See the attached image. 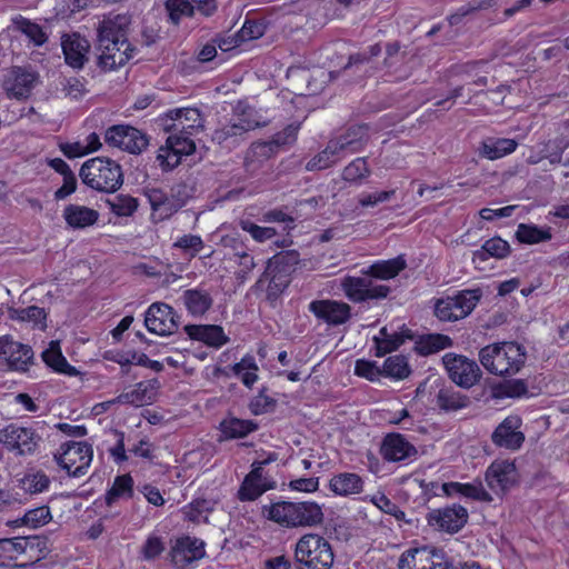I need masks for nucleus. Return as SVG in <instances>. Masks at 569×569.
<instances>
[{"mask_svg":"<svg viewBox=\"0 0 569 569\" xmlns=\"http://www.w3.org/2000/svg\"><path fill=\"white\" fill-rule=\"evenodd\" d=\"M129 18L117 14L112 18H106L97 27V50L98 66L111 71L122 67L132 58L134 48L128 42L127 28Z\"/></svg>","mask_w":569,"mask_h":569,"instance_id":"obj_1","label":"nucleus"},{"mask_svg":"<svg viewBox=\"0 0 569 569\" xmlns=\"http://www.w3.org/2000/svg\"><path fill=\"white\" fill-rule=\"evenodd\" d=\"M526 360V348L515 341L488 345L479 351L482 367L491 375L500 377L518 373Z\"/></svg>","mask_w":569,"mask_h":569,"instance_id":"obj_2","label":"nucleus"},{"mask_svg":"<svg viewBox=\"0 0 569 569\" xmlns=\"http://www.w3.org/2000/svg\"><path fill=\"white\" fill-rule=\"evenodd\" d=\"M267 518L287 528L316 527L323 522V511L313 501H279L263 507Z\"/></svg>","mask_w":569,"mask_h":569,"instance_id":"obj_3","label":"nucleus"},{"mask_svg":"<svg viewBox=\"0 0 569 569\" xmlns=\"http://www.w3.org/2000/svg\"><path fill=\"white\" fill-rule=\"evenodd\" d=\"M261 124L258 112L246 102L239 101L230 121L213 131L212 141L226 148H234L246 139L249 131Z\"/></svg>","mask_w":569,"mask_h":569,"instance_id":"obj_4","label":"nucleus"},{"mask_svg":"<svg viewBox=\"0 0 569 569\" xmlns=\"http://www.w3.org/2000/svg\"><path fill=\"white\" fill-rule=\"evenodd\" d=\"M79 176L84 184L101 192H116L123 183L120 164L103 157L87 160Z\"/></svg>","mask_w":569,"mask_h":569,"instance_id":"obj_5","label":"nucleus"},{"mask_svg":"<svg viewBox=\"0 0 569 569\" xmlns=\"http://www.w3.org/2000/svg\"><path fill=\"white\" fill-rule=\"evenodd\" d=\"M295 557L305 569H330L333 563L330 543L317 533H307L298 540Z\"/></svg>","mask_w":569,"mask_h":569,"instance_id":"obj_6","label":"nucleus"},{"mask_svg":"<svg viewBox=\"0 0 569 569\" xmlns=\"http://www.w3.org/2000/svg\"><path fill=\"white\" fill-rule=\"evenodd\" d=\"M341 288L345 296L356 303L386 299L391 291L389 286L379 283L366 270L360 277L346 276L341 280Z\"/></svg>","mask_w":569,"mask_h":569,"instance_id":"obj_7","label":"nucleus"},{"mask_svg":"<svg viewBox=\"0 0 569 569\" xmlns=\"http://www.w3.org/2000/svg\"><path fill=\"white\" fill-rule=\"evenodd\" d=\"M92 456V447L88 442L70 441L60 446L54 460L68 476L79 478L87 473Z\"/></svg>","mask_w":569,"mask_h":569,"instance_id":"obj_8","label":"nucleus"},{"mask_svg":"<svg viewBox=\"0 0 569 569\" xmlns=\"http://www.w3.org/2000/svg\"><path fill=\"white\" fill-rule=\"evenodd\" d=\"M442 362L449 378L461 388L473 387L482 376L478 363L465 356L449 352L443 356Z\"/></svg>","mask_w":569,"mask_h":569,"instance_id":"obj_9","label":"nucleus"},{"mask_svg":"<svg viewBox=\"0 0 569 569\" xmlns=\"http://www.w3.org/2000/svg\"><path fill=\"white\" fill-rule=\"evenodd\" d=\"M166 132L193 136L203 128V119L196 108H179L168 111L158 119Z\"/></svg>","mask_w":569,"mask_h":569,"instance_id":"obj_10","label":"nucleus"},{"mask_svg":"<svg viewBox=\"0 0 569 569\" xmlns=\"http://www.w3.org/2000/svg\"><path fill=\"white\" fill-rule=\"evenodd\" d=\"M41 437L28 427L10 423L0 430V443L20 456L32 455L37 450Z\"/></svg>","mask_w":569,"mask_h":569,"instance_id":"obj_11","label":"nucleus"},{"mask_svg":"<svg viewBox=\"0 0 569 569\" xmlns=\"http://www.w3.org/2000/svg\"><path fill=\"white\" fill-rule=\"evenodd\" d=\"M40 83V76L30 68L13 67L3 80V90L9 98L28 99Z\"/></svg>","mask_w":569,"mask_h":569,"instance_id":"obj_12","label":"nucleus"},{"mask_svg":"<svg viewBox=\"0 0 569 569\" xmlns=\"http://www.w3.org/2000/svg\"><path fill=\"white\" fill-rule=\"evenodd\" d=\"M468 510L460 505L433 509L427 515V522L437 530L448 533L460 531L468 522Z\"/></svg>","mask_w":569,"mask_h":569,"instance_id":"obj_13","label":"nucleus"},{"mask_svg":"<svg viewBox=\"0 0 569 569\" xmlns=\"http://www.w3.org/2000/svg\"><path fill=\"white\" fill-rule=\"evenodd\" d=\"M169 137L166 141V149L161 148L157 160L164 170H171L180 163L181 156H189L196 150V144L191 136L168 132Z\"/></svg>","mask_w":569,"mask_h":569,"instance_id":"obj_14","label":"nucleus"},{"mask_svg":"<svg viewBox=\"0 0 569 569\" xmlns=\"http://www.w3.org/2000/svg\"><path fill=\"white\" fill-rule=\"evenodd\" d=\"M399 569H448L445 553L428 547L409 549L399 559Z\"/></svg>","mask_w":569,"mask_h":569,"instance_id":"obj_15","label":"nucleus"},{"mask_svg":"<svg viewBox=\"0 0 569 569\" xmlns=\"http://www.w3.org/2000/svg\"><path fill=\"white\" fill-rule=\"evenodd\" d=\"M308 309L318 320L330 327L345 325L351 319V307L340 300H313Z\"/></svg>","mask_w":569,"mask_h":569,"instance_id":"obj_16","label":"nucleus"},{"mask_svg":"<svg viewBox=\"0 0 569 569\" xmlns=\"http://www.w3.org/2000/svg\"><path fill=\"white\" fill-rule=\"evenodd\" d=\"M179 316L164 302L152 303L144 316L147 329L159 336H168L178 329Z\"/></svg>","mask_w":569,"mask_h":569,"instance_id":"obj_17","label":"nucleus"},{"mask_svg":"<svg viewBox=\"0 0 569 569\" xmlns=\"http://www.w3.org/2000/svg\"><path fill=\"white\" fill-rule=\"evenodd\" d=\"M143 194L148 199L152 218L156 221H163L174 214L186 203V200L180 197V191L168 196L158 188H144Z\"/></svg>","mask_w":569,"mask_h":569,"instance_id":"obj_18","label":"nucleus"},{"mask_svg":"<svg viewBox=\"0 0 569 569\" xmlns=\"http://www.w3.org/2000/svg\"><path fill=\"white\" fill-rule=\"evenodd\" d=\"M32 359L33 351L29 346L13 341L10 336L0 337V365L6 363L11 370L27 371Z\"/></svg>","mask_w":569,"mask_h":569,"instance_id":"obj_19","label":"nucleus"},{"mask_svg":"<svg viewBox=\"0 0 569 569\" xmlns=\"http://www.w3.org/2000/svg\"><path fill=\"white\" fill-rule=\"evenodd\" d=\"M520 419L517 416H509L496 428L491 439L498 446L510 450H517L521 447L525 437L519 431Z\"/></svg>","mask_w":569,"mask_h":569,"instance_id":"obj_20","label":"nucleus"},{"mask_svg":"<svg viewBox=\"0 0 569 569\" xmlns=\"http://www.w3.org/2000/svg\"><path fill=\"white\" fill-rule=\"evenodd\" d=\"M345 157L361 151L369 140L368 127L356 124L331 139Z\"/></svg>","mask_w":569,"mask_h":569,"instance_id":"obj_21","label":"nucleus"},{"mask_svg":"<svg viewBox=\"0 0 569 569\" xmlns=\"http://www.w3.org/2000/svg\"><path fill=\"white\" fill-rule=\"evenodd\" d=\"M61 46L64 60L70 67L74 69H81L88 61L90 43L80 34L72 33L63 36Z\"/></svg>","mask_w":569,"mask_h":569,"instance_id":"obj_22","label":"nucleus"},{"mask_svg":"<svg viewBox=\"0 0 569 569\" xmlns=\"http://www.w3.org/2000/svg\"><path fill=\"white\" fill-rule=\"evenodd\" d=\"M203 556V542L191 537L178 539L170 551L171 561L179 567H186Z\"/></svg>","mask_w":569,"mask_h":569,"instance_id":"obj_23","label":"nucleus"},{"mask_svg":"<svg viewBox=\"0 0 569 569\" xmlns=\"http://www.w3.org/2000/svg\"><path fill=\"white\" fill-rule=\"evenodd\" d=\"M516 479V467L507 460L493 461L486 471L488 487L498 492L509 488Z\"/></svg>","mask_w":569,"mask_h":569,"instance_id":"obj_24","label":"nucleus"},{"mask_svg":"<svg viewBox=\"0 0 569 569\" xmlns=\"http://www.w3.org/2000/svg\"><path fill=\"white\" fill-rule=\"evenodd\" d=\"M180 300L188 313L194 318L203 317L213 305L211 293L201 287L184 290Z\"/></svg>","mask_w":569,"mask_h":569,"instance_id":"obj_25","label":"nucleus"},{"mask_svg":"<svg viewBox=\"0 0 569 569\" xmlns=\"http://www.w3.org/2000/svg\"><path fill=\"white\" fill-rule=\"evenodd\" d=\"M183 330L190 339L213 348H220L229 340L222 327L217 325H187Z\"/></svg>","mask_w":569,"mask_h":569,"instance_id":"obj_26","label":"nucleus"},{"mask_svg":"<svg viewBox=\"0 0 569 569\" xmlns=\"http://www.w3.org/2000/svg\"><path fill=\"white\" fill-rule=\"evenodd\" d=\"M416 452L415 447L399 433L388 435L381 446V453L388 461H400Z\"/></svg>","mask_w":569,"mask_h":569,"instance_id":"obj_27","label":"nucleus"},{"mask_svg":"<svg viewBox=\"0 0 569 569\" xmlns=\"http://www.w3.org/2000/svg\"><path fill=\"white\" fill-rule=\"evenodd\" d=\"M63 218L72 229H83L94 224L99 219V212L80 204H69L63 210Z\"/></svg>","mask_w":569,"mask_h":569,"instance_id":"obj_28","label":"nucleus"},{"mask_svg":"<svg viewBox=\"0 0 569 569\" xmlns=\"http://www.w3.org/2000/svg\"><path fill=\"white\" fill-rule=\"evenodd\" d=\"M406 60L407 54L400 50L399 42H391L386 46L383 64L388 72L396 76L398 80L407 79L410 76V70L405 67Z\"/></svg>","mask_w":569,"mask_h":569,"instance_id":"obj_29","label":"nucleus"},{"mask_svg":"<svg viewBox=\"0 0 569 569\" xmlns=\"http://www.w3.org/2000/svg\"><path fill=\"white\" fill-rule=\"evenodd\" d=\"M277 152V149L270 141L253 142L246 152L244 157V167L247 171H257L260 169L264 161L272 158Z\"/></svg>","mask_w":569,"mask_h":569,"instance_id":"obj_30","label":"nucleus"},{"mask_svg":"<svg viewBox=\"0 0 569 569\" xmlns=\"http://www.w3.org/2000/svg\"><path fill=\"white\" fill-rule=\"evenodd\" d=\"M9 318L20 322L29 323L33 329L46 330L48 312L44 308L29 306L27 308H9Z\"/></svg>","mask_w":569,"mask_h":569,"instance_id":"obj_31","label":"nucleus"},{"mask_svg":"<svg viewBox=\"0 0 569 569\" xmlns=\"http://www.w3.org/2000/svg\"><path fill=\"white\" fill-rule=\"evenodd\" d=\"M518 142L508 138H488L481 142L479 154L489 160L502 158L517 149Z\"/></svg>","mask_w":569,"mask_h":569,"instance_id":"obj_32","label":"nucleus"},{"mask_svg":"<svg viewBox=\"0 0 569 569\" xmlns=\"http://www.w3.org/2000/svg\"><path fill=\"white\" fill-rule=\"evenodd\" d=\"M443 492L447 496L461 495L478 501L491 502L492 497L486 491L481 482L460 483L448 482L442 486Z\"/></svg>","mask_w":569,"mask_h":569,"instance_id":"obj_33","label":"nucleus"},{"mask_svg":"<svg viewBox=\"0 0 569 569\" xmlns=\"http://www.w3.org/2000/svg\"><path fill=\"white\" fill-rule=\"evenodd\" d=\"M329 486L336 495L350 496L362 491L363 481L357 473L341 472L331 478Z\"/></svg>","mask_w":569,"mask_h":569,"instance_id":"obj_34","label":"nucleus"},{"mask_svg":"<svg viewBox=\"0 0 569 569\" xmlns=\"http://www.w3.org/2000/svg\"><path fill=\"white\" fill-rule=\"evenodd\" d=\"M406 267V259L398 256L393 259L377 261L369 266L366 271L377 280H389L397 277Z\"/></svg>","mask_w":569,"mask_h":569,"instance_id":"obj_35","label":"nucleus"},{"mask_svg":"<svg viewBox=\"0 0 569 569\" xmlns=\"http://www.w3.org/2000/svg\"><path fill=\"white\" fill-rule=\"evenodd\" d=\"M42 359L46 365L59 373L70 377L77 376L79 371L68 363L61 352L59 341H51L49 347L42 352Z\"/></svg>","mask_w":569,"mask_h":569,"instance_id":"obj_36","label":"nucleus"},{"mask_svg":"<svg viewBox=\"0 0 569 569\" xmlns=\"http://www.w3.org/2000/svg\"><path fill=\"white\" fill-rule=\"evenodd\" d=\"M343 158L346 157L337 147V143L330 139L327 147L307 162L306 170H325L332 167Z\"/></svg>","mask_w":569,"mask_h":569,"instance_id":"obj_37","label":"nucleus"},{"mask_svg":"<svg viewBox=\"0 0 569 569\" xmlns=\"http://www.w3.org/2000/svg\"><path fill=\"white\" fill-rule=\"evenodd\" d=\"M266 281L268 282V286L266 288L267 299L271 303H273L289 286L290 277L276 270L274 272H270L269 274H267L266 269L264 272L259 278V280L257 281L256 287H262Z\"/></svg>","mask_w":569,"mask_h":569,"instance_id":"obj_38","label":"nucleus"},{"mask_svg":"<svg viewBox=\"0 0 569 569\" xmlns=\"http://www.w3.org/2000/svg\"><path fill=\"white\" fill-rule=\"evenodd\" d=\"M469 405V397L453 388H442L437 393V406L446 412L457 411Z\"/></svg>","mask_w":569,"mask_h":569,"instance_id":"obj_39","label":"nucleus"},{"mask_svg":"<svg viewBox=\"0 0 569 569\" xmlns=\"http://www.w3.org/2000/svg\"><path fill=\"white\" fill-rule=\"evenodd\" d=\"M300 256L296 250H287L271 257L267 262V274L270 272H281L290 277L295 267L299 263Z\"/></svg>","mask_w":569,"mask_h":569,"instance_id":"obj_40","label":"nucleus"},{"mask_svg":"<svg viewBox=\"0 0 569 569\" xmlns=\"http://www.w3.org/2000/svg\"><path fill=\"white\" fill-rule=\"evenodd\" d=\"M256 429L257 425L251 420L238 418H228L220 423L221 433L226 439L243 438Z\"/></svg>","mask_w":569,"mask_h":569,"instance_id":"obj_41","label":"nucleus"},{"mask_svg":"<svg viewBox=\"0 0 569 569\" xmlns=\"http://www.w3.org/2000/svg\"><path fill=\"white\" fill-rule=\"evenodd\" d=\"M516 238L521 243L535 244L551 239L550 228H539L535 224L520 223L516 231Z\"/></svg>","mask_w":569,"mask_h":569,"instance_id":"obj_42","label":"nucleus"},{"mask_svg":"<svg viewBox=\"0 0 569 569\" xmlns=\"http://www.w3.org/2000/svg\"><path fill=\"white\" fill-rule=\"evenodd\" d=\"M452 343V339L449 336L442 333H429L420 338L417 348L421 355L427 356L450 348Z\"/></svg>","mask_w":569,"mask_h":569,"instance_id":"obj_43","label":"nucleus"},{"mask_svg":"<svg viewBox=\"0 0 569 569\" xmlns=\"http://www.w3.org/2000/svg\"><path fill=\"white\" fill-rule=\"evenodd\" d=\"M382 372L386 377L403 380L411 373L407 357L402 355L390 356L386 359Z\"/></svg>","mask_w":569,"mask_h":569,"instance_id":"obj_44","label":"nucleus"},{"mask_svg":"<svg viewBox=\"0 0 569 569\" xmlns=\"http://www.w3.org/2000/svg\"><path fill=\"white\" fill-rule=\"evenodd\" d=\"M133 492V480L130 475L114 478L112 487L106 493L107 506H112L120 498H130Z\"/></svg>","mask_w":569,"mask_h":569,"instance_id":"obj_45","label":"nucleus"},{"mask_svg":"<svg viewBox=\"0 0 569 569\" xmlns=\"http://www.w3.org/2000/svg\"><path fill=\"white\" fill-rule=\"evenodd\" d=\"M481 296L482 292L480 289H469L459 291L456 296L450 297L452 302L457 305L459 311L458 317L462 319L471 313Z\"/></svg>","mask_w":569,"mask_h":569,"instance_id":"obj_46","label":"nucleus"},{"mask_svg":"<svg viewBox=\"0 0 569 569\" xmlns=\"http://www.w3.org/2000/svg\"><path fill=\"white\" fill-rule=\"evenodd\" d=\"M258 370L259 368L254 358L250 356L242 358L240 362L232 367L234 376L238 377L248 388H251L258 380Z\"/></svg>","mask_w":569,"mask_h":569,"instance_id":"obj_47","label":"nucleus"},{"mask_svg":"<svg viewBox=\"0 0 569 569\" xmlns=\"http://www.w3.org/2000/svg\"><path fill=\"white\" fill-rule=\"evenodd\" d=\"M51 512L49 507L41 506L34 509H30L24 513L22 518L13 521L14 526H27L30 528H39L44 526L51 520Z\"/></svg>","mask_w":569,"mask_h":569,"instance_id":"obj_48","label":"nucleus"},{"mask_svg":"<svg viewBox=\"0 0 569 569\" xmlns=\"http://www.w3.org/2000/svg\"><path fill=\"white\" fill-rule=\"evenodd\" d=\"M371 173L366 158H357L352 160L342 170V179L351 183H361Z\"/></svg>","mask_w":569,"mask_h":569,"instance_id":"obj_49","label":"nucleus"},{"mask_svg":"<svg viewBox=\"0 0 569 569\" xmlns=\"http://www.w3.org/2000/svg\"><path fill=\"white\" fill-rule=\"evenodd\" d=\"M164 8L173 24H179L182 18H190L194 14V7L189 0H167Z\"/></svg>","mask_w":569,"mask_h":569,"instance_id":"obj_50","label":"nucleus"},{"mask_svg":"<svg viewBox=\"0 0 569 569\" xmlns=\"http://www.w3.org/2000/svg\"><path fill=\"white\" fill-rule=\"evenodd\" d=\"M412 335L409 329L402 330L401 332H393L388 338H375L377 346V356L381 357L388 352L398 349L406 339H411Z\"/></svg>","mask_w":569,"mask_h":569,"instance_id":"obj_51","label":"nucleus"},{"mask_svg":"<svg viewBox=\"0 0 569 569\" xmlns=\"http://www.w3.org/2000/svg\"><path fill=\"white\" fill-rule=\"evenodd\" d=\"M149 144V139L146 133L137 128L128 126L127 134L123 144L120 149L133 154L141 153Z\"/></svg>","mask_w":569,"mask_h":569,"instance_id":"obj_52","label":"nucleus"},{"mask_svg":"<svg viewBox=\"0 0 569 569\" xmlns=\"http://www.w3.org/2000/svg\"><path fill=\"white\" fill-rule=\"evenodd\" d=\"M272 488L273 486L267 485L264 481H257L246 477L238 491V497L241 501H252Z\"/></svg>","mask_w":569,"mask_h":569,"instance_id":"obj_53","label":"nucleus"},{"mask_svg":"<svg viewBox=\"0 0 569 569\" xmlns=\"http://www.w3.org/2000/svg\"><path fill=\"white\" fill-rule=\"evenodd\" d=\"M510 252L509 243L501 239L500 237H495L487 240L480 251L475 252V257H479L481 259L485 258V254H489L493 258L502 259L506 258Z\"/></svg>","mask_w":569,"mask_h":569,"instance_id":"obj_54","label":"nucleus"},{"mask_svg":"<svg viewBox=\"0 0 569 569\" xmlns=\"http://www.w3.org/2000/svg\"><path fill=\"white\" fill-rule=\"evenodd\" d=\"M153 401L152 395H150L144 386H141V383H137L134 389L131 391L121 393L117 397L114 402L119 403H128L136 407H141L144 405H149Z\"/></svg>","mask_w":569,"mask_h":569,"instance_id":"obj_55","label":"nucleus"},{"mask_svg":"<svg viewBox=\"0 0 569 569\" xmlns=\"http://www.w3.org/2000/svg\"><path fill=\"white\" fill-rule=\"evenodd\" d=\"M14 23L17 30H19L27 38H29L34 46H42L47 41V36L39 24L31 22L30 20L24 18H20Z\"/></svg>","mask_w":569,"mask_h":569,"instance_id":"obj_56","label":"nucleus"},{"mask_svg":"<svg viewBox=\"0 0 569 569\" xmlns=\"http://www.w3.org/2000/svg\"><path fill=\"white\" fill-rule=\"evenodd\" d=\"M497 3V0H478V1H470L468 2L467 4L460 7L457 12H455L453 14H451L449 17V23L451 26H456L458 23H460V21L462 20L463 17L470 14V13H473L476 11H479V10H486L490 7H493L496 6Z\"/></svg>","mask_w":569,"mask_h":569,"instance_id":"obj_57","label":"nucleus"},{"mask_svg":"<svg viewBox=\"0 0 569 569\" xmlns=\"http://www.w3.org/2000/svg\"><path fill=\"white\" fill-rule=\"evenodd\" d=\"M108 204L113 213L122 217L131 216L138 208L137 199L124 194H119L113 199L108 200Z\"/></svg>","mask_w":569,"mask_h":569,"instance_id":"obj_58","label":"nucleus"},{"mask_svg":"<svg viewBox=\"0 0 569 569\" xmlns=\"http://www.w3.org/2000/svg\"><path fill=\"white\" fill-rule=\"evenodd\" d=\"M458 308L450 297L439 299L435 306V315L441 321H456L461 319L458 317Z\"/></svg>","mask_w":569,"mask_h":569,"instance_id":"obj_59","label":"nucleus"},{"mask_svg":"<svg viewBox=\"0 0 569 569\" xmlns=\"http://www.w3.org/2000/svg\"><path fill=\"white\" fill-rule=\"evenodd\" d=\"M239 224L243 231L248 232L258 242L270 240L277 234L273 228L260 227L250 220H241Z\"/></svg>","mask_w":569,"mask_h":569,"instance_id":"obj_60","label":"nucleus"},{"mask_svg":"<svg viewBox=\"0 0 569 569\" xmlns=\"http://www.w3.org/2000/svg\"><path fill=\"white\" fill-rule=\"evenodd\" d=\"M164 549L166 547L162 538L151 535L142 545L140 553L143 560L150 561L158 558Z\"/></svg>","mask_w":569,"mask_h":569,"instance_id":"obj_61","label":"nucleus"},{"mask_svg":"<svg viewBox=\"0 0 569 569\" xmlns=\"http://www.w3.org/2000/svg\"><path fill=\"white\" fill-rule=\"evenodd\" d=\"M176 248L182 249L194 257L203 248V241L201 237L196 234H184L180 237L173 244Z\"/></svg>","mask_w":569,"mask_h":569,"instance_id":"obj_62","label":"nucleus"},{"mask_svg":"<svg viewBox=\"0 0 569 569\" xmlns=\"http://www.w3.org/2000/svg\"><path fill=\"white\" fill-rule=\"evenodd\" d=\"M239 264V271L236 273V277L241 282L246 281L248 274L256 268V261L253 257L247 251H237L234 253Z\"/></svg>","mask_w":569,"mask_h":569,"instance_id":"obj_63","label":"nucleus"},{"mask_svg":"<svg viewBox=\"0 0 569 569\" xmlns=\"http://www.w3.org/2000/svg\"><path fill=\"white\" fill-rule=\"evenodd\" d=\"M355 373L359 377L367 378L371 381L378 380L383 373L382 370L376 365V362L367 360H357L355 367Z\"/></svg>","mask_w":569,"mask_h":569,"instance_id":"obj_64","label":"nucleus"}]
</instances>
